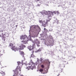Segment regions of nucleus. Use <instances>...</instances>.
Returning a JSON list of instances; mask_svg holds the SVG:
<instances>
[{
  "label": "nucleus",
  "instance_id": "1",
  "mask_svg": "<svg viewBox=\"0 0 76 76\" xmlns=\"http://www.w3.org/2000/svg\"><path fill=\"white\" fill-rule=\"evenodd\" d=\"M30 28H31L32 30L31 31H29V36L28 37H27L26 35H22L21 36L20 39H24L23 41L21 42L22 43L21 44H27L28 41H32V40L31 39V37H33L35 38V35H37V34H38L40 32L41 29L39 28V27L38 26H32L30 27Z\"/></svg>",
  "mask_w": 76,
  "mask_h": 76
},
{
  "label": "nucleus",
  "instance_id": "2",
  "mask_svg": "<svg viewBox=\"0 0 76 76\" xmlns=\"http://www.w3.org/2000/svg\"><path fill=\"white\" fill-rule=\"evenodd\" d=\"M39 61L41 62V63H47V65H48L47 69H45V72L43 73V74H45V73H47L48 72V69H49V66H50V62L49 61V60L48 59L44 60L42 58H41L40 59V60H39L38 59V58L37 61L36 62L35 64L34 63V62H32V60H31L29 64H27L25 63H24V64H25L26 66H28V65H31V66H28L26 68V69L28 70H29L30 69L31 70H33L34 69L36 68L35 65H37V64L39 63Z\"/></svg>",
  "mask_w": 76,
  "mask_h": 76
},
{
  "label": "nucleus",
  "instance_id": "3",
  "mask_svg": "<svg viewBox=\"0 0 76 76\" xmlns=\"http://www.w3.org/2000/svg\"><path fill=\"white\" fill-rule=\"evenodd\" d=\"M40 13L43 15H48V17L47 19L46 20V21L45 20L42 21V20H39V23L42 24V26H43L44 27H45L47 26V25L48 24V22H50V20L51 19V15L53 16V13L55 14L57 13V14H59L60 13L58 11H54L52 12L49 11H47L45 10L41 12Z\"/></svg>",
  "mask_w": 76,
  "mask_h": 76
},
{
  "label": "nucleus",
  "instance_id": "4",
  "mask_svg": "<svg viewBox=\"0 0 76 76\" xmlns=\"http://www.w3.org/2000/svg\"><path fill=\"white\" fill-rule=\"evenodd\" d=\"M10 46L11 47V48L12 50H14L15 51H18V50H23V48H25V45H24L22 43H20L19 45V48H18L16 47H15L14 46H13V44L10 43Z\"/></svg>",
  "mask_w": 76,
  "mask_h": 76
},
{
  "label": "nucleus",
  "instance_id": "5",
  "mask_svg": "<svg viewBox=\"0 0 76 76\" xmlns=\"http://www.w3.org/2000/svg\"><path fill=\"white\" fill-rule=\"evenodd\" d=\"M32 42H33L34 43V44H33L32 46L31 45V46H29L27 47V48L29 49L30 51L32 50L33 48H34V47H35V44H37V47H39L40 46L39 44H40V42H39V41L37 39H34Z\"/></svg>",
  "mask_w": 76,
  "mask_h": 76
},
{
  "label": "nucleus",
  "instance_id": "6",
  "mask_svg": "<svg viewBox=\"0 0 76 76\" xmlns=\"http://www.w3.org/2000/svg\"><path fill=\"white\" fill-rule=\"evenodd\" d=\"M25 57H24V56H23L21 63H20V62L19 61L17 62V63L19 67L17 66L16 70H19L20 72H21V67H22V65H23V62L24 61H25Z\"/></svg>",
  "mask_w": 76,
  "mask_h": 76
},
{
  "label": "nucleus",
  "instance_id": "7",
  "mask_svg": "<svg viewBox=\"0 0 76 76\" xmlns=\"http://www.w3.org/2000/svg\"><path fill=\"white\" fill-rule=\"evenodd\" d=\"M51 38L50 39H49L48 40H46L45 42V45H49V46H52L53 45V44H54V40L53 38H52V36H51Z\"/></svg>",
  "mask_w": 76,
  "mask_h": 76
},
{
  "label": "nucleus",
  "instance_id": "8",
  "mask_svg": "<svg viewBox=\"0 0 76 76\" xmlns=\"http://www.w3.org/2000/svg\"><path fill=\"white\" fill-rule=\"evenodd\" d=\"M2 36L0 35V37H2V39L3 40H4V41H7V38H6V37H5L4 36L5 35L6 37H9V34L7 33H5L4 34V33H2Z\"/></svg>",
  "mask_w": 76,
  "mask_h": 76
},
{
  "label": "nucleus",
  "instance_id": "9",
  "mask_svg": "<svg viewBox=\"0 0 76 76\" xmlns=\"http://www.w3.org/2000/svg\"><path fill=\"white\" fill-rule=\"evenodd\" d=\"M44 32L45 33V34H44L43 33V34H42V36H45V35H47V32H48V30L47 29H46V28H44Z\"/></svg>",
  "mask_w": 76,
  "mask_h": 76
},
{
  "label": "nucleus",
  "instance_id": "10",
  "mask_svg": "<svg viewBox=\"0 0 76 76\" xmlns=\"http://www.w3.org/2000/svg\"><path fill=\"white\" fill-rule=\"evenodd\" d=\"M0 73H1V74L2 75V76H4V75H5V73L3 71H0Z\"/></svg>",
  "mask_w": 76,
  "mask_h": 76
},
{
  "label": "nucleus",
  "instance_id": "11",
  "mask_svg": "<svg viewBox=\"0 0 76 76\" xmlns=\"http://www.w3.org/2000/svg\"><path fill=\"white\" fill-rule=\"evenodd\" d=\"M19 52L20 53L21 55L22 56H23L24 55V53H23V52L20 51H19Z\"/></svg>",
  "mask_w": 76,
  "mask_h": 76
},
{
  "label": "nucleus",
  "instance_id": "12",
  "mask_svg": "<svg viewBox=\"0 0 76 76\" xmlns=\"http://www.w3.org/2000/svg\"><path fill=\"white\" fill-rule=\"evenodd\" d=\"M41 51V49H38L37 50L35 51V53H38V52H39Z\"/></svg>",
  "mask_w": 76,
  "mask_h": 76
},
{
  "label": "nucleus",
  "instance_id": "13",
  "mask_svg": "<svg viewBox=\"0 0 76 76\" xmlns=\"http://www.w3.org/2000/svg\"><path fill=\"white\" fill-rule=\"evenodd\" d=\"M41 67L42 68V69H44V65H41Z\"/></svg>",
  "mask_w": 76,
  "mask_h": 76
},
{
  "label": "nucleus",
  "instance_id": "14",
  "mask_svg": "<svg viewBox=\"0 0 76 76\" xmlns=\"http://www.w3.org/2000/svg\"><path fill=\"white\" fill-rule=\"evenodd\" d=\"M43 70H43V69H42L41 68L39 69V72H43Z\"/></svg>",
  "mask_w": 76,
  "mask_h": 76
},
{
  "label": "nucleus",
  "instance_id": "15",
  "mask_svg": "<svg viewBox=\"0 0 76 76\" xmlns=\"http://www.w3.org/2000/svg\"><path fill=\"white\" fill-rule=\"evenodd\" d=\"M31 57H35V56L33 54H32L31 55Z\"/></svg>",
  "mask_w": 76,
  "mask_h": 76
},
{
  "label": "nucleus",
  "instance_id": "16",
  "mask_svg": "<svg viewBox=\"0 0 76 76\" xmlns=\"http://www.w3.org/2000/svg\"><path fill=\"white\" fill-rule=\"evenodd\" d=\"M36 1H40V0H35Z\"/></svg>",
  "mask_w": 76,
  "mask_h": 76
},
{
  "label": "nucleus",
  "instance_id": "17",
  "mask_svg": "<svg viewBox=\"0 0 76 76\" xmlns=\"http://www.w3.org/2000/svg\"><path fill=\"white\" fill-rule=\"evenodd\" d=\"M3 53H4V50H3Z\"/></svg>",
  "mask_w": 76,
  "mask_h": 76
},
{
  "label": "nucleus",
  "instance_id": "18",
  "mask_svg": "<svg viewBox=\"0 0 76 76\" xmlns=\"http://www.w3.org/2000/svg\"><path fill=\"white\" fill-rule=\"evenodd\" d=\"M40 6V4H38V6Z\"/></svg>",
  "mask_w": 76,
  "mask_h": 76
},
{
  "label": "nucleus",
  "instance_id": "19",
  "mask_svg": "<svg viewBox=\"0 0 76 76\" xmlns=\"http://www.w3.org/2000/svg\"><path fill=\"white\" fill-rule=\"evenodd\" d=\"M43 39H41V40H43Z\"/></svg>",
  "mask_w": 76,
  "mask_h": 76
},
{
  "label": "nucleus",
  "instance_id": "20",
  "mask_svg": "<svg viewBox=\"0 0 76 76\" xmlns=\"http://www.w3.org/2000/svg\"><path fill=\"white\" fill-rule=\"evenodd\" d=\"M42 38H44V36H42Z\"/></svg>",
  "mask_w": 76,
  "mask_h": 76
},
{
  "label": "nucleus",
  "instance_id": "21",
  "mask_svg": "<svg viewBox=\"0 0 76 76\" xmlns=\"http://www.w3.org/2000/svg\"><path fill=\"white\" fill-rule=\"evenodd\" d=\"M17 26H18V25L16 26V27H17Z\"/></svg>",
  "mask_w": 76,
  "mask_h": 76
},
{
  "label": "nucleus",
  "instance_id": "22",
  "mask_svg": "<svg viewBox=\"0 0 76 76\" xmlns=\"http://www.w3.org/2000/svg\"><path fill=\"white\" fill-rule=\"evenodd\" d=\"M1 32H3V30H1Z\"/></svg>",
  "mask_w": 76,
  "mask_h": 76
},
{
  "label": "nucleus",
  "instance_id": "23",
  "mask_svg": "<svg viewBox=\"0 0 76 76\" xmlns=\"http://www.w3.org/2000/svg\"><path fill=\"white\" fill-rule=\"evenodd\" d=\"M2 55H3V54L1 55V56H2Z\"/></svg>",
  "mask_w": 76,
  "mask_h": 76
},
{
  "label": "nucleus",
  "instance_id": "24",
  "mask_svg": "<svg viewBox=\"0 0 76 76\" xmlns=\"http://www.w3.org/2000/svg\"><path fill=\"white\" fill-rule=\"evenodd\" d=\"M3 67H1V69H2V68H3Z\"/></svg>",
  "mask_w": 76,
  "mask_h": 76
},
{
  "label": "nucleus",
  "instance_id": "25",
  "mask_svg": "<svg viewBox=\"0 0 76 76\" xmlns=\"http://www.w3.org/2000/svg\"><path fill=\"white\" fill-rule=\"evenodd\" d=\"M59 75H58L57 76H58Z\"/></svg>",
  "mask_w": 76,
  "mask_h": 76
},
{
  "label": "nucleus",
  "instance_id": "26",
  "mask_svg": "<svg viewBox=\"0 0 76 76\" xmlns=\"http://www.w3.org/2000/svg\"><path fill=\"white\" fill-rule=\"evenodd\" d=\"M5 67H6V66H5Z\"/></svg>",
  "mask_w": 76,
  "mask_h": 76
}]
</instances>
